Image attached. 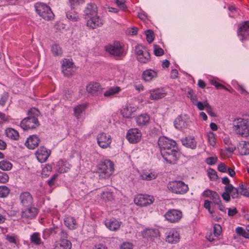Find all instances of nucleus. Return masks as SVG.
Masks as SVG:
<instances>
[{
  "mask_svg": "<svg viewBox=\"0 0 249 249\" xmlns=\"http://www.w3.org/2000/svg\"><path fill=\"white\" fill-rule=\"evenodd\" d=\"M97 170L100 178H108L114 171V164L110 160H105L98 164Z\"/></svg>",
  "mask_w": 249,
  "mask_h": 249,
  "instance_id": "1",
  "label": "nucleus"
},
{
  "mask_svg": "<svg viewBox=\"0 0 249 249\" xmlns=\"http://www.w3.org/2000/svg\"><path fill=\"white\" fill-rule=\"evenodd\" d=\"M167 188L172 193L178 195L185 194L189 190L188 185L181 180L170 181L167 185Z\"/></svg>",
  "mask_w": 249,
  "mask_h": 249,
  "instance_id": "2",
  "label": "nucleus"
},
{
  "mask_svg": "<svg viewBox=\"0 0 249 249\" xmlns=\"http://www.w3.org/2000/svg\"><path fill=\"white\" fill-rule=\"evenodd\" d=\"M158 145L160 148V153L166 155H167L166 152L168 151L172 150V149H178L176 142L165 136L159 138Z\"/></svg>",
  "mask_w": 249,
  "mask_h": 249,
  "instance_id": "3",
  "label": "nucleus"
},
{
  "mask_svg": "<svg viewBox=\"0 0 249 249\" xmlns=\"http://www.w3.org/2000/svg\"><path fill=\"white\" fill-rule=\"evenodd\" d=\"M35 8L36 13L44 19L50 20L53 18V13L50 7L46 4L37 2L35 5Z\"/></svg>",
  "mask_w": 249,
  "mask_h": 249,
  "instance_id": "4",
  "label": "nucleus"
},
{
  "mask_svg": "<svg viewBox=\"0 0 249 249\" xmlns=\"http://www.w3.org/2000/svg\"><path fill=\"white\" fill-rule=\"evenodd\" d=\"M39 125V122L35 116H30L24 118L20 123L21 127L24 130L36 128Z\"/></svg>",
  "mask_w": 249,
  "mask_h": 249,
  "instance_id": "5",
  "label": "nucleus"
},
{
  "mask_svg": "<svg viewBox=\"0 0 249 249\" xmlns=\"http://www.w3.org/2000/svg\"><path fill=\"white\" fill-rule=\"evenodd\" d=\"M138 60L142 63H147L150 60V54L142 46H137L135 49Z\"/></svg>",
  "mask_w": 249,
  "mask_h": 249,
  "instance_id": "6",
  "label": "nucleus"
},
{
  "mask_svg": "<svg viewBox=\"0 0 249 249\" xmlns=\"http://www.w3.org/2000/svg\"><path fill=\"white\" fill-rule=\"evenodd\" d=\"M249 128V121L243 119H238L237 124L234 125L236 133L243 137H247Z\"/></svg>",
  "mask_w": 249,
  "mask_h": 249,
  "instance_id": "7",
  "label": "nucleus"
},
{
  "mask_svg": "<svg viewBox=\"0 0 249 249\" xmlns=\"http://www.w3.org/2000/svg\"><path fill=\"white\" fill-rule=\"evenodd\" d=\"M107 52L111 55L120 56L123 55L124 49L119 42H115L112 44H109L105 47Z\"/></svg>",
  "mask_w": 249,
  "mask_h": 249,
  "instance_id": "8",
  "label": "nucleus"
},
{
  "mask_svg": "<svg viewBox=\"0 0 249 249\" xmlns=\"http://www.w3.org/2000/svg\"><path fill=\"white\" fill-rule=\"evenodd\" d=\"M154 198L152 196L146 195H138L134 198V202L137 205L146 206L153 203Z\"/></svg>",
  "mask_w": 249,
  "mask_h": 249,
  "instance_id": "9",
  "label": "nucleus"
},
{
  "mask_svg": "<svg viewBox=\"0 0 249 249\" xmlns=\"http://www.w3.org/2000/svg\"><path fill=\"white\" fill-rule=\"evenodd\" d=\"M182 216V212L176 209H170L164 214L165 219L171 223L178 222L181 219Z\"/></svg>",
  "mask_w": 249,
  "mask_h": 249,
  "instance_id": "10",
  "label": "nucleus"
},
{
  "mask_svg": "<svg viewBox=\"0 0 249 249\" xmlns=\"http://www.w3.org/2000/svg\"><path fill=\"white\" fill-rule=\"evenodd\" d=\"M167 155L161 154L163 158L170 164H174L178 160L179 157V152L178 149H172L166 152Z\"/></svg>",
  "mask_w": 249,
  "mask_h": 249,
  "instance_id": "11",
  "label": "nucleus"
},
{
  "mask_svg": "<svg viewBox=\"0 0 249 249\" xmlns=\"http://www.w3.org/2000/svg\"><path fill=\"white\" fill-rule=\"evenodd\" d=\"M141 131L138 128H135L128 131L126 138L130 143H134L141 140Z\"/></svg>",
  "mask_w": 249,
  "mask_h": 249,
  "instance_id": "12",
  "label": "nucleus"
},
{
  "mask_svg": "<svg viewBox=\"0 0 249 249\" xmlns=\"http://www.w3.org/2000/svg\"><path fill=\"white\" fill-rule=\"evenodd\" d=\"M97 139L98 145L103 148L109 147L111 142V136L104 132L100 133Z\"/></svg>",
  "mask_w": 249,
  "mask_h": 249,
  "instance_id": "13",
  "label": "nucleus"
},
{
  "mask_svg": "<svg viewBox=\"0 0 249 249\" xmlns=\"http://www.w3.org/2000/svg\"><path fill=\"white\" fill-rule=\"evenodd\" d=\"M51 154V151L44 146H40L36 151V155L37 160L41 163L45 162Z\"/></svg>",
  "mask_w": 249,
  "mask_h": 249,
  "instance_id": "14",
  "label": "nucleus"
},
{
  "mask_svg": "<svg viewBox=\"0 0 249 249\" xmlns=\"http://www.w3.org/2000/svg\"><path fill=\"white\" fill-rule=\"evenodd\" d=\"M104 24V20L97 15L88 19L87 22V26L92 29L101 27Z\"/></svg>",
  "mask_w": 249,
  "mask_h": 249,
  "instance_id": "15",
  "label": "nucleus"
},
{
  "mask_svg": "<svg viewBox=\"0 0 249 249\" xmlns=\"http://www.w3.org/2000/svg\"><path fill=\"white\" fill-rule=\"evenodd\" d=\"M19 199L20 204L24 207H29L32 205L33 198L28 192H23L19 195Z\"/></svg>",
  "mask_w": 249,
  "mask_h": 249,
  "instance_id": "16",
  "label": "nucleus"
},
{
  "mask_svg": "<svg viewBox=\"0 0 249 249\" xmlns=\"http://www.w3.org/2000/svg\"><path fill=\"white\" fill-rule=\"evenodd\" d=\"M26 209H22L21 212V216L26 219H33L38 213V210L35 207H27Z\"/></svg>",
  "mask_w": 249,
  "mask_h": 249,
  "instance_id": "17",
  "label": "nucleus"
},
{
  "mask_svg": "<svg viewBox=\"0 0 249 249\" xmlns=\"http://www.w3.org/2000/svg\"><path fill=\"white\" fill-rule=\"evenodd\" d=\"M97 15V6L92 3H89L84 11L83 17L88 19L89 18Z\"/></svg>",
  "mask_w": 249,
  "mask_h": 249,
  "instance_id": "18",
  "label": "nucleus"
},
{
  "mask_svg": "<svg viewBox=\"0 0 249 249\" xmlns=\"http://www.w3.org/2000/svg\"><path fill=\"white\" fill-rule=\"evenodd\" d=\"M88 93L93 95H97L102 91V88L98 83H89L86 88Z\"/></svg>",
  "mask_w": 249,
  "mask_h": 249,
  "instance_id": "19",
  "label": "nucleus"
},
{
  "mask_svg": "<svg viewBox=\"0 0 249 249\" xmlns=\"http://www.w3.org/2000/svg\"><path fill=\"white\" fill-rule=\"evenodd\" d=\"M39 142L40 140L37 135H33L27 138L25 142V145L29 149H34L38 146Z\"/></svg>",
  "mask_w": 249,
  "mask_h": 249,
  "instance_id": "20",
  "label": "nucleus"
},
{
  "mask_svg": "<svg viewBox=\"0 0 249 249\" xmlns=\"http://www.w3.org/2000/svg\"><path fill=\"white\" fill-rule=\"evenodd\" d=\"M142 235L143 238L150 239L152 240L158 239L160 236L158 230L152 229H146L143 231L142 232Z\"/></svg>",
  "mask_w": 249,
  "mask_h": 249,
  "instance_id": "21",
  "label": "nucleus"
},
{
  "mask_svg": "<svg viewBox=\"0 0 249 249\" xmlns=\"http://www.w3.org/2000/svg\"><path fill=\"white\" fill-rule=\"evenodd\" d=\"M166 241L169 243L175 244L179 240V234L175 230H172L166 233Z\"/></svg>",
  "mask_w": 249,
  "mask_h": 249,
  "instance_id": "22",
  "label": "nucleus"
},
{
  "mask_svg": "<svg viewBox=\"0 0 249 249\" xmlns=\"http://www.w3.org/2000/svg\"><path fill=\"white\" fill-rule=\"evenodd\" d=\"M202 196L205 197H209L214 203H218L220 201V196L216 192L207 190L203 192Z\"/></svg>",
  "mask_w": 249,
  "mask_h": 249,
  "instance_id": "23",
  "label": "nucleus"
},
{
  "mask_svg": "<svg viewBox=\"0 0 249 249\" xmlns=\"http://www.w3.org/2000/svg\"><path fill=\"white\" fill-rule=\"evenodd\" d=\"M57 171L60 173H67L70 169L71 165L66 161L60 160L57 164Z\"/></svg>",
  "mask_w": 249,
  "mask_h": 249,
  "instance_id": "24",
  "label": "nucleus"
},
{
  "mask_svg": "<svg viewBox=\"0 0 249 249\" xmlns=\"http://www.w3.org/2000/svg\"><path fill=\"white\" fill-rule=\"evenodd\" d=\"M157 77V73L156 71L151 69L146 70L142 72V79L146 82L151 81L153 78Z\"/></svg>",
  "mask_w": 249,
  "mask_h": 249,
  "instance_id": "25",
  "label": "nucleus"
},
{
  "mask_svg": "<svg viewBox=\"0 0 249 249\" xmlns=\"http://www.w3.org/2000/svg\"><path fill=\"white\" fill-rule=\"evenodd\" d=\"M136 123L139 126L147 125L150 121V116L146 113L142 114L136 118Z\"/></svg>",
  "mask_w": 249,
  "mask_h": 249,
  "instance_id": "26",
  "label": "nucleus"
},
{
  "mask_svg": "<svg viewBox=\"0 0 249 249\" xmlns=\"http://www.w3.org/2000/svg\"><path fill=\"white\" fill-rule=\"evenodd\" d=\"M238 149L241 155L249 154V142L241 141L238 145Z\"/></svg>",
  "mask_w": 249,
  "mask_h": 249,
  "instance_id": "27",
  "label": "nucleus"
},
{
  "mask_svg": "<svg viewBox=\"0 0 249 249\" xmlns=\"http://www.w3.org/2000/svg\"><path fill=\"white\" fill-rule=\"evenodd\" d=\"M71 242L67 239H63L56 244L54 249H71Z\"/></svg>",
  "mask_w": 249,
  "mask_h": 249,
  "instance_id": "28",
  "label": "nucleus"
},
{
  "mask_svg": "<svg viewBox=\"0 0 249 249\" xmlns=\"http://www.w3.org/2000/svg\"><path fill=\"white\" fill-rule=\"evenodd\" d=\"M65 225L70 230H74L76 228L75 219L71 216L66 217L64 219Z\"/></svg>",
  "mask_w": 249,
  "mask_h": 249,
  "instance_id": "29",
  "label": "nucleus"
},
{
  "mask_svg": "<svg viewBox=\"0 0 249 249\" xmlns=\"http://www.w3.org/2000/svg\"><path fill=\"white\" fill-rule=\"evenodd\" d=\"M150 99L152 100H158L164 97L165 93L162 92L161 90L157 89L150 91Z\"/></svg>",
  "mask_w": 249,
  "mask_h": 249,
  "instance_id": "30",
  "label": "nucleus"
},
{
  "mask_svg": "<svg viewBox=\"0 0 249 249\" xmlns=\"http://www.w3.org/2000/svg\"><path fill=\"white\" fill-rule=\"evenodd\" d=\"M105 225L107 228L109 230L115 231L119 228L120 226V223L115 220H106L105 222Z\"/></svg>",
  "mask_w": 249,
  "mask_h": 249,
  "instance_id": "31",
  "label": "nucleus"
},
{
  "mask_svg": "<svg viewBox=\"0 0 249 249\" xmlns=\"http://www.w3.org/2000/svg\"><path fill=\"white\" fill-rule=\"evenodd\" d=\"M181 142L182 144L186 147H190L192 149H195L196 147V141L191 137H186L182 139Z\"/></svg>",
  "mask_w": 249,
  "mask_h": 249,
  "instance_id": "32",
  "label": "nucleus"
},
{
  "mask_svg": "<svg viewBox=\"0 0 249 249\" xmlns=\"http://www.w3.org/2000/svg\"><path fill=\"white\" fill-rule=\"evenodd\" d=\"M174 125L177 129H181L186 127L187 124L181 116H178L174 121Z\"/></svg>",
  "mask_w": 249,
  "mask_h": 249,
  "instance_id": "33",
  "label": "nucleus"
},
{
  "mask_svg": "<svg viewBox=\"0 0 249 249\" xmlns=\"http://www.w3.org/2000/svg\"><path fill=\"white\" fill-rule=\"evenodd\" d=\"M5 134L7 137L14 140H17L19 137L18 132L11 128L6 129Z\"/></svg>",
  "mask_w": 249,
  "mask_h": 249,
  "instance_id": "34",
  "label": "nucleus"
},
{
  "mask_svg": "<svg viewBox=\"0 0 249 249\" xmlns=\"http://www.w3.org/2000/svg\"><path fill=\"white\" fill-rule=\"evenodd\" d=\"M121 90V88L119 87H113L109 88L104 93L105 97H111L114 94L118 93Z\"/></svg>",
  "mask_w": 249,
  "mask_h": 249,
  "instance_id": "35",
  "label": "nucleus"
},
{
  "mask_svg": "<svg viewBox=\"0 0 249 249\" xmlns=\"http://www.w3.org/2000/svg\"><path fill=\"white\" fill-rule=\"evenodd\" d=\"M87 107L86 104L79 105L74 108V116L77 118H79L82 112L85 110Z\"/></svg>",
  "mask_w": 249,
  "mask_h": 249,
  "instance_id": "36",
  "label": "nucleus"
},
{
  "mask_svg": "<svg viewBox=\"0 0 249 249\" xmlns=\"http://www.w3.org/2000/svg\"><path fill=\"white\" fill-rule=\"evenodd\" d=\"M51 52L54 56H61L63 53L62 48L57 44H54L52 45Z\"/></svg>",
  "mask_w": 249,
  "mask_h": 249,
  "instance_id": "37",
  "label": "nucleus"
},
{
  "mask_svg": "<svg viewBox=\"0 0 249 249\" xmlns=\"http://www.w3.org/2000/svg\"><path fill=\"white\" fill-rule=\"evenodd\" d=\"M249 30V21H245L241 22L239 24L237 29L238 33H245Z\"/></svg>",
  "mask_w": 249,
  "mask_h": 249,
  "instance_id": "38",
  "label": "nucleus"
},
{
  "mask_svg": "<svg viewBox=\"0 0 249 249\" xmlns=\"http://www.w3.org/2000/svg\"><path fill=\"white\" fill-rule=\"evenodd\" d=\"M12 164L6 160L0 161V169L3 171H9L12 168Z\"/></svg>",
  "mask_w": 249,
  "mask_h": 249,
  "instance_id": "39",
  "label": "nucleus"
},
{
  "mask_svg": "<svg viewBox=\"0 0 249 249\" xmlns=\"http://www.w3.org/2000/svg\"><path fill=\"white\" fill-rule=\"evenodd\" d=\"M30 240L32 243L35 245H39L41 243L40 234L38 232H34L30 236Z\"/></svg>",
  "mask_w": 249,
  "mask_h": 249,
  "instance_id": "40",
  "label": "nucleus"
},
{
  "mask_svg": "<svg viewBox=\"0 0 249 249\" xmlns=\"http://www.w3.org/2000/svg\"><path fill=\"white\" fill-rule=\"evenodd\" d=\"M135 111L134 108L131 107H126L122 110V113L123 116L126 118H131L133 112Z\"/></svg>",
  "mask_w": 249,
  "mask_h": 249,
  "instance_id": "41",
  "label": "nucleus"
},
{
  "mask_svg": "<svg viewBox=\"0 0 249 249\" xmlns=\"http://www.w3.org/2000/svg\"><path fill=\"white\" fill-rule=\"evenodd\" d=\"M228 188L230 189V194L232 198H239V190L238 189L235 188L232 184L226 185Z\"/></svg>",
  "mask_w": 249,
  "mask_h": 249,
  "instance_id": "42",
  "label": "nucleus"
},
{
  "mask_svg": "<svg viewBox=\"0 0 249 249\" xmlns=\"http://www.w3.org/2000/svg\"><path fill=\"white\" fill-rule=\"evenodd\" d=\"M66 17L67 18L73 22L78 21L79 17L76 12L75 11H68L66 13Z\"/></svg>",
  "mask_w": 249,
  "mask_h": 249,
  "instance_id": "43",
  "label": "nucleus"
},
{
  "mask_svg": "<svg viewBox=\"0 0 249 249\" xmlns=\"http://www.w3.org/2000/svg\"><path fill=\"white\" fill-rule=\"evenodd\" d=\"M74 64L70 59H65L62 64V71H66V69L73 68Z\"/></svg>",
  "mask_w": 249,
  "mask_h": 249,
  "instance_id": "44",
  "label": "nucleus"
},
{
  "mask_svg": "<svg viewBox=\"0 0 249 249\" xmlns=\"http://www.w3.org/2000/svg\"><path fill=\"white\" fill-rule=\"evenodd\" d=\"M157 175L152 173L145 172L141 175V178L143 180H151L155 179Z\"/></svg>",
  "mask_w": 249,
  "mask_h": 249,
  "instance_id": "45",
  "label": "nucleus"
},
{
  "mask_svg": "<svg viewBox=\"0 0 249 249\" xmlns=\"http://www.w3.org/2000/svg\"><path fill=\"white\" fill-rule=\"evenodd\" d=\"M225 192L222 194V198L226 202H229L231 200L230 189L226 186L224 187Z\"/></svg>",
  "mask_w": 249,
  "mask_h": 249,
  "instance_id": "46",
  "label": "nucleus"
},
{
  "mask_svg": "<svg viewBox=\"0 0 249 249\" xmlns=\"http://www.w3.org/2000/svg\"><path fill=\"white\" fill-rule=\"evenodd\" d=\"M71 10L84 3V0H69Z\"/></svg>",
  "mask_w": 249,
  "mask_h": 249,
  "instance_id": "47",
  "label": "nucleus"
},
{
  "mask_svg": "<svg viewBox=\"0 0 249 249\" xmlns=\"http://www.w3.org/2000/svg\"><path fill=\"white\" fill-rule=\"evenodd\" d=\"M59 231L60 228H58L57 227H53L50 229L45 230L44 233H46L48 235L53 234H56L59 232Z\"/></svg>",
  "mask_w": 249,
  "mask_h": 249,
  "instance_id": "48",
  "label": "nucleus"
},
{
  "mask_svg": "<svg viewBox=\"0 0 249 249\" xmlns=\"http://www.w3.org/2000/svg\"><path fill=\"white\" fill-rule=\"evenodd\" d=\"M187 97L190 98L192 102L194 104H196V103L197 102V98L196 95L195 94L194 90L192 89H190L187 91Z\"/></svg>",
  "mask_w": 249,
  "mask_h": 249,
  "instance_id": "49",
  "label": "nucleus"
},
{
  "mask_svg": "<svg viewBox=\"0 0 249 249\" xmlns=\"http://www.w3.org/2000/svg\"><path fill=\"white\" fill-rule=\"evenodd\" d=\"M9 189L6 186H0V197H5L9 194Z\"/></svg>",
  "mask_w": 249,
  "mask_h": 249,
  "instance_id": "50",
  "label": "nucleus"
},
{
  "mask_svg": "<svg viewBox=\"0 0 249 249\" xmlns=\"http://www.w3.org/2000/svg\"><path fill=\"white\" fill-rule=\"evenodd\" d=\"M208 175L212 180H216L218 178V176L216 172L212 168L209 169L208 171Z\"/></svg>",
  "mask_w": 249,
  "mask_h": 249,
  "instance_id": "51",
  "label": "nucleus"
},
{
  "mask_svg": "<svg viewBox=\"0 0 249 249\" xmlns=\"http://www.w3.org/2000/svg\"><path fill=\"white\" fill-rule=\"evenodd\" d=\"M102 197L107 201H111L113 199L112 193L109 191L104 192L102 194Z\"/></svg>",
  "mask_w": 249,
  "mask_h": 249,
  "instance_id": "52",
  "label": "nucleus"
},
{
  "mask_svg": "<svg viewBox=\"0 0 249 249\" xmlns=\"http://www.w3.org/2000/svg\"><path fill=\"white\" fill-rule=\"evenodd\" d=\"M146 36L147 41L149 43H151L153 42L154 39V33L152 30H147L146 31Z\"/></svg>",
  "mask_w": 249,
  "mask_h": 249,
  "instance_id": "53",
  "label": "nucleus"
},
{
  "mask_svg": "<svg viewBox=\"0 0 249 249\" xmlns=\"http://www.w3.org/2000/svg\"><path fill=\"white\" fill-rule=\"evenodd\" d=\"M205 106L206 107V110L209 115L212 117H216V114L213 111L211 106L207 101H206V103H205Z\"/></svg>",
  "mask_w": 249,
  "mask_h": 249,
  "instance_id": "54",
  "label": "nucleus"
},
{
  "mask_svg": "<svg viewBox=\"0 0 249 249\" xmlns=\"http://www.w3.org/2000/svg\"><path fill=\"white\" fill-rule=\"evenodd\" d=\"M208 140L210 145L214 146L215 143V138L213 132H209L208 134Z\"/></svg>",
  "mask_w": 249,
  "mask_h": 249,
  "instance_id": "55",
  "label": "nucleus"
},
{
  "mask_svg": "<svg viewBox=\"0 0 249 249\" xmlns=\"http://www.w3.org/2000/svg\"><path fill=\"white\" fill-rule=\"evenodd\" d=\"M9 180L8 175L4 172L0 171V183H5Z\"/></svg>",
  "mask_w": 249,
  "mask_h": 249,
  "instance_id": "56",
  "label": "nucleus"
},
{
  "mask_svg": "<svg viewBox=\"0 0 249 249\" xmlns=\"http://www.w3.org/2000/svg\"><path fill=\"white\" fill-rule=\"evenodd\" d=\"M154 54L158 56H161L164 54L163 50L161 48L158 47L156 45H154Z\"/></svg>",
  "mask_w": 249,
  "mask_h": 249,
  "instance_id": "57",
  "label": "nucleus"
},
{
  "mask_svg": "<svg viewBox=\"0 0 249 249\" xmlns=\"http://www.w3.org/2000/svg\"><path fill=\"white\" fill-rule=\"evenodd\" d=\"M222 231V228L219 224H215L213 226V233L215 236H218Z\"/></svg>",
  "mask_w": 249,
  "mask_h": 249,
  "instance_id": "58",
  "label": "nucleus"
},
{
  "mask_svg": "<svg viewBox=\"0 0 249 249\" xmlns=\"http://www.w3.org/2000/svg\"><path fill=\"white\" fill-rule=\"evenodd\" d=\"M217 158L216 157H212L207 158L205 162L209 165H213L216 163Z\"/></svg>",
  "mask_w": 249,
  "mask_h": 249,
  "instance_id": "59",
  "label": "nucleus"
},
{
  "mask_svg": "<svg viewBox=\"0 0 249 249\" xmlns=\"http://www.w3.org/2000/svg\"><path fill=\"white\" fill-rule=\"evenodd\" d=\"M117 5L123 10L125 11L126 9V6L125 5V0H116Z\"/></svg>",
  "mask_w": 249,
  "mask_h": 249,
  "instance_id": "60",
  "label": "nucleus"
},
{
  "mask_svg": "<svg viewBox=\"0 0 249 249\" xmlns=\"http://www.w3.org/2000/svg\"><path fill=\"white\" fill-rule=\"evenodd\" d=\"M57 177L58 175L57 174H55L47 181V183L50 186H52L54 185Z\"/></svg>",
  "mask_w": 249,
  "mask_h": 249,
  "instance_id": "61",
  "label": "nucleus"
},
{
  "mask_svg": "<svg viewBox=\"0 0 249 249\" xmlns=\"http://www.w3.org/2000/svg\"><path fill=\"white\" fill-rule=\"evenodd\" d=\"M217 169L220 172L226 173L227 172V167L224 163L221 162L218 165Z\"/></svg>",
  "mask_w": 249,
  "mask_h": 249,
  "instance_id": "62",
  "label": "nucleus"
},
{
  "mask_svg": "<svg viewBox=\"0 0 249 249\" xmlns=\"http://www.w3.org/2000/svg\"><path fill=\"white\" fill-rule=\"evenodd\" d=\"M211 202L210 201L208 200H205L204 201V207L207 209L210 213H213V211L211 210Z\"/></svg>",
  "mask_w": 249,
  "mask_h": 249,
  "instance_id": "63",
  "label": "nucleus"
},
{
  "mask_svg": "<svg viewBox=\"0 0 249 249\" xmlns=\"http://www.w3.org/2000/svg\"><path fill=\"white\" fill-rule=\"evenodd\" d=\"M132 244L128 242L124 243L120 247V249H132Z\"/></svg>",
  "mask_w": 249,
  "mask_h": 249,
  "instance_id": "64",
  "label": "nucleus"
}]
</instances>
